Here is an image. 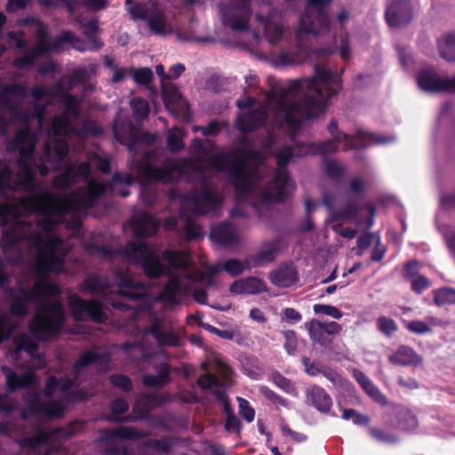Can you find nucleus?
Instances as JSON below:
<instances>
[{"label":"nucleus","instance_id":"obj_1","mask_svg":"<svg viewBox=\"0 0 455 455\" xmlns=\"http://www.w3.org/2000/svg\"><path fill=\"white\" fill-rule=\"evenodd\" d=\"M60 293L57 283L44 281H36L31 289L20 287L16 292L11 290L8 312L14 317L24 319L30 312V305L41 302L28 323V331L36 340L52 341L62 329L65 310L60 300L48 301L45 299L60 296Z\"/></svg>","mask_w":455,"mask_h":455},{"label":"nucleus","instance_id":"obj_2","mask_svg":"<svg viewBox=\"0 0 455 455\" xmlns=\"http://www.w3.org/2000/svg\"><path fill=\"white\" fill-rule=\"evenodd\" d=\"M323 92L315 78L291 80L286 86L271 91L275 100V117L282 126L297 130L303 120L325 112Z\"/></svg>","mask_w":455,"mask_h":455},{"label":"nucleus","instance_id":"obj_3","mask_svg":"<svg viewBox=\"0 0 455 455\" xmlns=\"http://www.w3.org/2000/svg\"><path fill=\"white\" fill-rule=\"evenodd\" d=\"M157 157L156 149L145 150L142 157H131L128 167L132 172H116L109 182L116 191V184L131 186L134 181L146 185L152 181L164 185L177 183L185 174L184 164L173 158H166L161 165H154L151 161Z\"/></svg>","mask_w":455,"mask_h":455},{"label":"nucleus","instance_id":"obj_4","mask_svg":"<svg viewBox=\"0 0 455 455\" xmlns=\"http://www.w3.org/2000/svg\"><path fill=\"white\" fill-rule=\"evenodd\" d=\"M265 158L259 150L240 148L229 154H220L212 158V164L220 172H227L231 185L239 194L247 195L250 184L249 163L262 164Z\"/></svg>","mask_w":455,"mask_h":455},{"label":"nucleus","instance_id":"obj_5","mask_svg":"<svg viewBox=\"0 0 455 455\" xmlns=\"http://www.w3.org/2000/svg\"><path fill=\"white\" fill-rule=\"evenodd\" d=\"M36 142V135L29 126L26 125L17 131L8 143V150L19 151V158L16 162L19 167L17 172L18 187L28 194L26 196H32L40 193L36 191V173L29 164V161L35 159Z\"/></svg>","mask_w":455,"mask_h":455},{"label":"nucleus","instance_id":"obj_6","mask_svg":"<svg viewBox=\"0 0 455 455\" xmlns=\"http://www.w3.org/2000/svg\"><path fill=\"white\" fill-rule=\"evenodd\" d=\"M276 160L274 177L260 193L265 204L283 203L288 198L287 188L291 182L287 166L294 158L295 152L291 146L283 145L273 152Z\"/></svg>","mask_w":455,"mask_h":455},{"label":"nucleus","instance_id":"obj_7","mask_svg":"<svg viewBox=\"0 0 455 455\" xmlns=\"http://www.w3.org/2000/svg\"><path fill=\"white\" fill-rule=\"evenodd\" d=\"M62 200L56 199L53 195L44 190L32 196H22L19 200L20 205L25 210L42 216L36 221V226L46 232H52L56 221L53 216L62 217L68 214V209L61 204Z\"/></svg>","mask_w":455,"mask_h":455},{"label":"nucleus","instance_id":"obj_8","mask_svg":"<svg viewBox=\"0 0 455 455\" xmlns=\"http://www.w3.org/2000/svg\"><path fill=\"white\" fill-rule=\"evenodd\" d=\"M33 242L37 248V255L34 262L35 275L38 277H46L50 274L61 273L65 263V255L59 252L61 239L52 236L44 240L39 233H35Z\"/></svg>","mask_w":455,"mask_h":455},{"label":"nucleus","instance_id":"obj_9","mask_svg":"<svg viewBox=\"0 0 455 455\" xmlns=\"http://www.w3.org/2000/svg\"><path fill=\"white\" fill-rule=\"evenodd\" d=\"M124 256L131 262L140 264L145 275L156 279L168 274L159 255L145 242L129 241L122 249Z\"/></svg>","mask_w":455,"mask_h":455},{"label":"nucleus","instance_id":"obj_10","mask_svg":"<svg viewBox=\"0 0 455 455\" xmlns=\"http://www.w3.org/2000/svg\"><path fill=\"white\" fill-rule=\"evenodd\" d=\"M221 22L235 31L249 29V21L252 13L251 0H229L218 4Z\"/></svg>","mask_w":455,"mask_h":455},{"label":"nucleus","instance_id":"obj_11","mask_svg":"<svg viewBox=\"0 0 455 455\" xmlns=\"http://www.w3.org/2000/svg\"><path fill=\"white\" fill-rule=\"evenodd\" d=\"M68 307L76 322L84 321L85 315L97 323H102L107 320L103 305L97 299L84 300L78 295L72 294L68 298Z\"/></svg>","mask_w":455,"mask_h":455},{"label":"nucleus","instance_id":"obj_12","mask_svg":"<svg viewBox=\"0 0 455 455\" xmlns=\"http://www.w3.org/2000/svg\"><path fill=\"white\" fill-rule=\"evenodd\" d=\"M416 79L419 87L423 92L429 93L440 92L455 93V76L441 78L432 67L421 68Z\"/></svg>","mask_w":455,"mask_h":455},{"label":"nucleus","instance_id":"obj_13","mask_svg":"<svg viewBox=\"0 0 455 455\" xmlns=\"http://www.w3.org/2000/svg\"><path fill=\"white\" fill-rule=\"evenodd\" d=\"M414 7L411 0H392L386 8L385 18L393 28H403L411 24Z\"/></svg>","mask_w":455,"mask_h":455},{"label":"nucleus","instance_id":"obj_14","mask_svg":"<svg viewBox=\"0 0 455 455\" xmlns=\"http://www.w3.org/2000/svg\"><path fill=\"white\" fill-rule=\"evenodd\" d=\"M305 328L308 331L310 339L325 348L330 347L332 343V336L339 334L342 326L337 322H321L312 319L305 323Z\"/></svg>","mask_w":455,"mask_h":455},{"label":"nucleus","instance_id":"obj_15","mask_svg":"<svg viewBox=\"0 0 455 455\" xmlns=\"http://www.w3.org/2000/svg\"><path fill=\"white\" fill-rule=\"evenodd\" d=\"M310 78H315L322 92L321 99L324 101L325 109L327 101L338 94L341 88V79L332 71L325 69L319 65L315 66V75Z\"/></svg>","mask_w":455,"mask_h":455},{"label":"nucleus","instance_id":"obj_16","mask_svg":"<svg viewBox=\"0 0 455 455\" xmlns=\"http://www.w3.org/2000/svg\"><path fill=\"white\" fill-rule=\"evenodd\" d=\"M194 210L200 215H204L217 210L222 204V198L219 196L207 184H204L200 189L192 195Z\"/></svg>","mask_w":455,"mask_h":455},{"label":"nucleus","instance_id":"obj_17","mask_svg":"<svg viewBox=\"0 0 455 455\" xmlns=\"http://www.w3.org/2000/svg\"><path fill=\"white\" fill-rule=\"evenodd\" d=\"M82 40L72 31L64 30L61 34L54 39L52 43L45 40H36L33 46L41 56L46 55L50 52H60L64 49V44H69L74 48L83 51L77 44H81Z\"/></svg>","mask_w":455,"mask_h":455},{"label":"nucleus","instance_id":"obj_18","mask_svg":"<svg viewBox=\"0 0 455 455\" xmlns=\"http://www.w3.org/2000/svg\"><path fill=\"white\" fill-rule=\"evenodd\" d=\"M68 144L64 139H54L44 143L42 149L43 160L53 164L58 171L62 161L68 154Z\"/></svg>","mask_w":455,"mask_h":455},{"label":"nucleus","instance_id":"obj_19","mask_svg":"<svg viewBox=\"0 0 455 455\" xmlns=\"http://www.w3.org/2000/svg\"><path fill=\"white\" fill-rule=\"evenodd\" d=\"M148 435L146 432L127 426L106 427L100 430V441L106 443L116 439L137 441Z\"/></svg>","mask_w":455,"mask_h":455},{"label":"nucleus","instance_id":"obj_20","mask_svg":"<svg viewBox=\"0 0 455 455\" xmlns=\"http://www.w3.org/2000/svg\"><path fill=\"white\" fill-rule=\"evenodd\" d=\"M144 333L151 335L159 346L178 347L180 343L176 333L164 331L162 320L156 315L152 317L151 323L145 329Z\"/></svg>","mask_w":455,"mask_h":455},{"label":"nucleus","instance_id":"obj_21","mask_svg":"<svg viewBox=\"0 0 455 455\" xmlns=\"http://www.w3.org/2000/svg\"><path fill=\"white\" fill-rule=\"evenodd\" d=\"M210 238L223 247L235 245L239 242L236 228L229 222H222L211 229Z\"/></svg>","mask_w":455,"mask_h":455},{"label":"nucleus","instance_id":"obj_22","mask_svg":"<svg viewBox=\"0 0 455 455\" xmlns=\"http://www.w3.org/2000/svg\"><path fill=\"white\" fill-rule=\"evenodd\" d=\"M267 121V115L263 110L252 109L247 113L240 114L235 121L236 128L245 133L261 128Z\"/></svg>","mask_w":455,"mask_h":455},{"label":"nucleus","instance_id":"obj_23","mask_svg":"<svg viewBox=\"0 0 455 455\" xmlns=\"http://www.w3.org/2000/svg\"><path fill=\"white\" fill-rule=\"evenodd\" d=\"M119 293L130 300H140L148 297V287L129 276H122L118 283Z\"/></svg>","mask_w":455,"mask_h":455},{"label":"nucleus","instance_id":"obj_24","mask_svg":"<svg viewBox=\"0 0 455 455\" xmlns=\"http://www.w3.org/2000/svg\"><path fill=\"white\" fill-rule=\"evenodd\" d=\"M166 402L167 398L161 394H143L133 406V411L138 413L137 419H146L151 410L161 407Z\"/></svg>","mask_w":455,"mask_h":455},{"label":"nucleus","instance_id":"obj_25","mask_svg":"<svg viewBox=\"0 0 455 455\" xmlns=\"http://www.w3.org/2000/svg\"><path fill=\"white\" fill-rule=\"evenodd\" d=\"M109 363V356L92 350L84 351L72 366V374L78 377L84 367L96 364L107 368Z\"/></svg>","mask_w":455,"mask_h":455},{"label":"nucleus","instance_id":"obj_26","mask_svg":"<svg viewBox=\"0 0 455 455\" xmlns=\"http://www.w3.org/2000/svg\"><path fill=\"white\" fill-rule=\"evenodd\" d=\"M269 280L277 287L289 288L299 281V275L292 265L281 264L269 274Z\"/></svg>","mask_w":455,"mask_h":455},{"label":"nucleus","instance_id":"obj_27","mask_svg":"<svg viewBox=\"0 0 455 455\" xmlns=\"http://www.w3.org/2000/svg\"><path fill=\"white\" fill-rule=\"evenodd\" d=\"M110 288L108 279L97 273L91 274L81 283L79 291L91 295L104 296Z\"/></svg>","mask_w":455,"mask_h":455},{"label":"nucleus","instance_id":"obj_28","mask_svg":"<svg viewBox=\"0 0 455 455\" xmlns=\"http://www.w3.org/2000/svg\"><path fill=\"white\" fill-rule=\"evenodd\" d=\"M132 228L137 238L145 239L157 233L159 223L153 216L145 212L133 220Z\"/></svg>","mask_w":455,"mask_h":455},{"label":"nucleus","instance_id":"obj_29","mask_svg":"<svg viewBox=\"0 0 455 455\" xmlns=\"http://www.w3.org/2000/svg\"><path fill=\"white\" fill-rule=\"evenodd\" d=\"M266 291V283L253 276L236 280L229 287V291L234 294H259Z\"/></svg>","mask_w":455,"mask_h":455},{"label":"nucleus","instance_id":"obj_30","mask_svg":"<svg viewBox=\"0 0 455 455\" xmlns=\"http://www.w3.org/2000/svg\"><path fill=\"white\" fill-rule=\"evenodd\" d=\"M388 360L391 363L400 366L417 367L423 363L422 356L408 346L399 347L394 354L388 356Z\"/></svg>","mask_w":455,"mask_h":455},{"label":"nucleus","instance_id":"obj_31","mask_svg":"<svg viewBox=\"0 0 455 455\" xmlns=\"http://www.w3.org/2000/svg\"><path fill=\"white\" fill-rule=\"evenodd\" d=\"M116 139L123 144L126 145L127 150L132 154V157H138V156L144 151L140 149L141 145L152 146L156 141V135L148 132H142L139 134H132L129 136L127 142L121 141L116 132H115Z\"/></svg>","mask_w":455,"mask_h":455},{"label":"nucleus","instance_id":"obj_32","mask_svg":"<svg viewBox=\"0 0 455 455\" xmlns=\"http://www.w3.org/2000/svg\"><path fill=\"white\" fill-rule=\"evenodd\" d=\"M307 399L309 404L322 413H328L332 407L331 397L319 386H313L307 391Z\"/></svg>","mask_w":455,"mask_h":455},{"label":"nucleus","instance_id":"obj_33","mask_svg":"<svg viewBox=\"0 0 455 455\" xmlns=\"http://www.w3.org/2000/svg\"><path fill=\"white\" fill-rule=\"evenodd\" d=\"M188 291L186 285L182 283L178 275H172L164 285L160 293V299L169 303H178V297L185 295Z\"/></svg>","mask_w":455,"mask_h":455},{"label":"nucleus","instance_id":"obj_34","mask_svg":"<svg viewBox=\"0 0 455 455\" xmlns=\"http://www.w3.org/2000/svg\"><path fill=\"white\" fill-rule=\"evenodd\" d=\"M157 374H147L142 379V383L148 387H162L168 385L171 380L172 367L168 363H162L156 366Z\"/></svg>","mask_w":455,"mask_h":455},{"label":"nucleus","instance_id":"obj_35","mask_svg":"<svg viewBox=\"0 0 455 455\" xmlns=\"http://www.w3.org/2000/svg\"><path fill=\"white\" fill-rule=\"evenodd\" d=\"M62 201L61 204L66 206L70 213L77 209H92L96 205L98 199L85 190L82 196L74 193L68 198Z\"/></svg>","mask_w":455,"mask_h":455},{"label":"nucleus","instance_id":"obj_36","mask_svg":"<svg viewBox=\"0 0 455 455\" xmlns=\"http://www.w3.org/2000/svg\"><path fill=\"white\" fill-rule=\"evenodd\" d=\"M109 410L111 414L106 416L108 422H130L136 418L132 416H124L129 410V403L124 398H115L110 402Z\"/></svg>","mask_w":455,"mask_h":455},{"label":"nucleus","instance_id":"obj_37","mask_svg":"<svg viewBox=\"0 0 455 455\" xmlns=\"http://www.w3.org/2000/svg\"><path fill=\"white\" fill-rule=\"evenodd\" d=\"M26 87L22 84H6L0 92V106L4 109L13 111L14 102L11 100V96L25 97Z\"/></svg>","mask_w":455,"mask_h":455},{"label":"nucleus","instance_id":"obj_38","mask_svg":"<svg viewBox=\"0 0 455 455\" xmlns=\"http://www.w3.org/2000/svg\"><path fill=\"white\" fill-rule=\"evenodd\" d=\"M7 370L6 387L7 390L11 393L15 392L19 388L30 387L35 383V375L32 372H25L20 376L9 368Z\"/></svg>","mask_w":455,"mask_h":455},{"label":"nucleus","instance_id":"obj_39","mask_svg":"<svg viewBox=\"0 0 455 455\" xmlns=\"http://www.w3.org/2000/svg\"><path fill=\"white\" fill-rule=\"evenodd\" d=\"M440 56L447 61L455 62V33L440 36L437 42Z\"/></svg>","mask_w":455,"mask_h":455},{"label":"nucleus","instance_id":"obj_40","mask_svg":"<svg viewBox=\"0 0 455 455\" xmlns=\"http://www.w3.org/2000/svg\"><path fill=\"white\" fill-rule=\"evenodd\" d=\"M50 129L55 137H67L74 132L71 119L62 114L52 118Z\"/></svg>","mask_w":455,"mask_h":455},{"label":"nucleus","instance_id":"obj_41","mask_svg":"<svg viewBox=\"0 0 455 455\" xmlns=\"http://www.w3.org/2000/svg\"><path fill=\"white\" fill-rule=\"evenodd\" d=\"M77 182V173L75 166H68L63 172L55 176L52 180V186L60 190L66 189Z\"/></svg>","mask_w":455,"mask_h":455},{"label":"nucleus","instance_id":"obj_42","mask_svg":"<svg viewBox=\"0 0 455 455\" xmlns=\"http://www.w3.org/2000/svg\"><path fill=\"white\" fill-rule=\"evenodd\" d=\"M360 211V206L353 200H347L346 204L339 210H332L331 221L354 220Z\"/></svg>","mask_w":455,"mask_h":455},{"label":"nucleus","instance_id":"obj_43","mask_svg":"<svg viewBox=\"0 0 455 455\" xmlns=\"http://www.w3.org/2000/svg\"><path fill=\"white\" fill-rule=\"evenodd\" d=\"M327 130L334 140H336L338 141L344 142V147H345L346 150L351 149V148H354L356 147L355 138L347 133L340 132L339 130L338 122L336 119L331 120V122L327 127Z\"/></svg>","mask_w":455,"mask_h":455},{"label":"nucleus","instance_id":"obj_44","mask_svg":"<svg viewBox=\"0 0 455 455\" xmlns=\"http://www.w3.org/2000/svg\"><path fill=\"white\" fill-rule=\"evenodd\" d=\"M81 28H84V35L93 44V50H99L103 46V43L96 38L99 29V20L91 19L88 20H81L79 22Z\"/></svg>","mask_w":455,"mask_h":455},{"label":"nucleus","instance_id":"obj_45","mask_svg":"<svg viewBox=\"0 0 455 455\" xmlns=\"http://www.w3.org/2000/svg\"><path fill=\"white\" fill-rule=\"evenodd\" d=\"M163 259L175 268H185L188 266V255L184 251L165 250L162 253Z\"/></svg>","mask_w":455,"mask_h":455},{"label":"nucleus","instance_id":"obj_46","mask_svg":"<svg viewBox=\"0 0 455 455\" xmlns=\"http://www.w3.org/2000/svg\"><path fill=\"white\" fill-rule=\"evenodd\" d=\"M60 103L64 108L62 115H67L69 118H77L81 115V100L78 97L73 94H65V98L60 100Z\"/></svg>","mask_w":455,"mask_h":455},{"label":"nucleus","instance_id":"obj_47","mask_svg":"<svg viewBox=\"0 0 455 455\" xmlns=\"http://www.w3.org/2000/svg\"><path fill=\"white\" fill-rule=\"evenodd\" d=\"M148 28L150 31L155 35H165L166 34V18L163 12H156L152 15H148Z\"/></svg>","mask_w":455,"mask_h":455},{"label":"nucleus","instance_id":"obj_48","mask_svg":"<svg viewBox=\"0 0 455 455\" xmlns=\"http://www.w3.org/2000/svg\"><path fill=\"white\" fill-rule=\"evenodd\" d=\"M132 114L137 121L146 119L149 114L148 102L140 97H134L130 101Z\"/></svg>","mask_w":455,"mask_h":455},{"label":"nucleus","instance_id":"obj_49","mask_svg":"<svg viewBox=\"0 0 455 455\" xmlns=\"http://www.w3.org/2000/svg\"><path fill=\"white\" fill-rule=\"evenodd\" d=\"M122 248L115 250L112 246L108 244H97V243H89L86 245L85 249L87 251L98 253L101 255L103 258L108 259H112L116 255L122 253Z\"/></svg>","mask_w":455,"mask_h":455},{"label":"nucleus","instance_id":"obj_50","mask_svg":"<svg viewBox=\"0 0 455 455\" xmlns=\"http://www.w3.org/2000/svg\"><path fill=\"white\" fill-rule=\"evenodd\" d=\"M283 27L279 24L267 20L264 25V35L266 39L272 44L278 43L283 36Z\"/></svg>","mask_w":455,"mask_h":455},{"label":"nucleus","instance_id":"obj_51","mask_svg":"<svg viewBox=\"0 0 455 455\" xmlns=\"http://www.w3.org/2000/svg\"><path fill=\"white\" fill-rule=\"evenodd\" d=\"M277 253V246L275 244H269L267 248L258 251L252 257V259L256 266H260L264 262H273Z\"/></svg>","mask_w":455,"mask_h":455},{"label":"nucleus","instance_id":"obj_52","mask_svg":"<svg viewBox=\"0 0 455 455\" xmlns=\"http://www.w3.org/2000/svg\"><path fill=\"white\" fill-rule=\"evenodd\" d=\"M342 141H338L332 137L331 140H327L319 143H312L309 145L310 150L314 154L328 155L335 153L338 149V145Z\"/></svg>","mask_w":455,"mask_h":455},{"label":"nucleus","instance_id":"obj_53","mask_svg":"<svg viewBox=\"0 0 455 455\" xmlns=\"http://www.w3.org/2000/svg\"><path fill=\"white\" fill-rule=\"evenodd\" d=\"M50 438V435L42 429H38L34 436L23 437L20 441V444L23 448H35L44 444Z\"/></svg>","mask_w":455,"mask_h":455},{"label":"nucleus","instance_id":"obj_54","mask_svg":"<svg viewBox=\"0 0 455 455\" xmlns=\"http://www.w3.org/2000/svg\"><path fill=\"white\" fill-rule=\"evenodd\" d=\"M129 73L132 74L133 80L138 84L141 85H148L151 84L154 73L150 68H130Z\"/></svg>","mask_w":455,"mask_h":455},{"label":"nucleus","instance_id":"obj_55","mask_svg":"<svg viewBox=\"0 0 455 455\" xmlns=\"http://www.w3.org/2000/svg\"><path fill=\"white\" fill-rule=\"evenodd\" d=\"M172 444V438L169 436H165L163 439H148L143 442V445L146 448L162 451L164 453H170Z\"/></svg>","mask_w":455,"mask_h":455},{"label":"nucleus","instance_id":"obj_56","mask_svg":"<svg viewBox=\"0 0 455 455\" xmlns=\"http://www.w3.org/2000/svg\"><path fill=\"white\" fill-rule=\"evenodd\" d=\"M12 172L11 167L0 161V195L7 190H13L12 185Z\"/></svg>","mask_w":455,"mask_h":455},{"label":"nucleus","instance_id":"obj_57","mask_svg":"<svg viewBox=\"0 0 455 455\" xmlns=\"http://www.w3.org/2000/svg\"><path fill=\"white\" fill-rule=\"evenodd\" d=\"M123 350L128 354L132 360L140 361L147 358L143 346L138 341L124 343Z\"/></svg>","mask_w":455,"mask_h":455},{"label":"nucleus","instance_id":"obj_58","mask_svg":"<svg viewBox=\"0 0 455 455\" xmlns=\"http://www.w3.org/2000/svg\"><path fill=\"white\" fill-rule=\"evenodd\" d=\"M16 347L18 351H26L34 356L38 350V344L27 334H22L17 340Z\"/></svg>","mask_w":455,"mask_h":455},{"label":"nucleus","instance_id":"obj_59","mask_svg":"<svg viewBox=\"0 0 455 455\" xmlns=\"http://www.w3.org/2000/svg\"><path fill=\"white\" fill-rule=\"evenodd\" d=\"M112 182H99L92 180L88 182L86 189L91 195L96 197L98 200L104 196L109 189H112Z\"/></svg>","mask_w":455,"mask_h":455},{"label":"nucleus","instance_id":"obj_60","mask_svg":"<svg viewBox=\"0 0 455 455\" xmlns=\"http://www.w3.org/2000/svg\"><path fill=\"white\" fill-rule=\"evenodd\" d=\"M259 393L270 403H272L275 405H279L284 408L289 407V401L283 396L276 394L275 391L270 389L267 386H261L259 387Z\"/></svg>","mask_w":455,"mask_h":455},{"label":"nucleus","instance_id":"obj_61","mask_svg":"<svg viewBox=\"0 0 455 455\" xmlns=\"http://www.w3.org/2000/svg\"><path fill=\"white\" fill-rule=\"evenodd\" d=\"M434 300L438 306L454 304L455 290L451 288H441L435 291Z\"/></svg>","mask_w":455,"mask_h":455},{"label":"nucleus","instance_id":"obj_62","mask_svg":"<svg viewBox=\"0 0 455 455\" xmlns=\"http://www.w3.org/2000/svg\"><path fill=\"white\" fill-rule=\"evenodd\" d=\"M112 386L120 388L124 392H131L133 388V384L128 376L123 374H111L108 378Z\"/></svg>","mask_w":455,"mask_h":455},{"label":"nucleus","instance_id":"obj_63","mask_svg":"<svg viewBox=\"0 0 455 455\" xmlns=\"http://www.w3.org/2000/svg\"><path fill=\"white\" fill-rule=\"evenodd\" d=\"M313 311L315 315H325L334 319H340L343 316V312L331 305L315 304Z\"/></svg>","mask_w":455,"mask_h":455},{"label":"nucleus","instance_id":"obj_64","mask_svg":"<svg viewBox=\"0 0 455 455\" xmlns=\"http://www.w3.org/2000/svg\"><path fill=\"white\" fill-rule=\"evenodd\" d=\"M163 96L166 105L177 104L182 100L178 87L172 84L163 87Z\"/></svg>","mask_w":455,"mask_h":455}]
</instances>
